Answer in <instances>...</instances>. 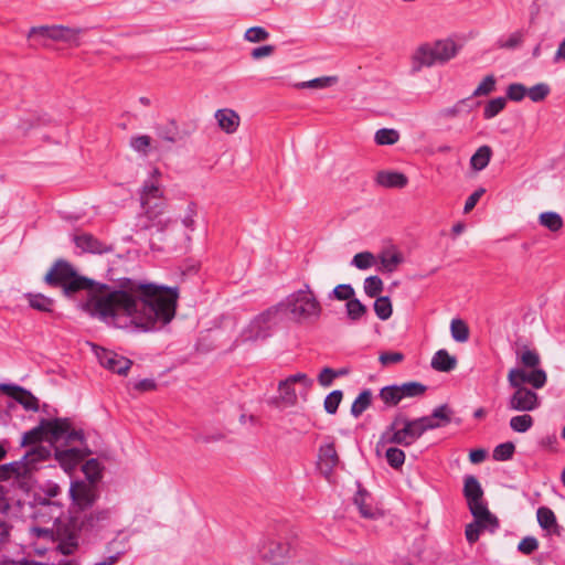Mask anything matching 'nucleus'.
Returning a JSON list of instances; mask_svg holds the SVG:
<instances>
[{
	"label": "nucleus",
	"mask_w": 565,
	"mask_h": 565,
	"mask_svg": "<svg viewBox=\"0 0 565 565\" xmlns=\"http://www.w3.org/2000/svg\"><path fill=\"white\" fill-rule=\"evenodd\" d=\"M527 95V88L521 83H512L507 88V100L521 102Z\"/></svg>",
	"instance_id": "nucleus-56"
},
{
	"label": "nucleus",
	"mask_w": 565,
	"mask_h": 565,
	"mask_svg": "<svg viewBox=\"0 0 565 565\" xmlns=\"http://www.w3.org/2000/svg\"><path fill=\"white\" fill-rule=\"evenodd\" d=\"M96 354L102 366L119 375H126L132 365L130 359L110 350L100 349Z\"/></svg>",
	"instance_id": "nucleus-16"
},
{
	"label": "nucleus",
	"mask_w": 565,
	"mask_h": 565,
	"mask_svg": "<svg viewBox=\"0 0 565 565\" xmlns=\"http://www.w3.org/2000/svg\"><path fill=\"white\" fill-rule=\"evenodd\" d=\"M51 456V446L36 445L28 450L19 460L22 461L26 479H30L35 471L41 469L43 463L46 462Z\"/></svg>",
	"instance_id": "nucleus-13"
},
{
	"label": "nucleus",
	"mask_w": 565,
	"mask_h": 565,
	"mask_svg": "<svg viewBox=\"0 0 565 565\" xmlns=\"http://www.w3.org/2000/svg\"><path fill=\"white\" fill-rule=\"evenodd\" d=\"M114 284L82 276L74 266L57 259L44 276V282L62 288L63 295L75 299L79 291L86 298L78 308L89 317L132 332H151L171 322L175 316L179 288L156 282L137 281L128 277L113 278Z\"/></svg>",
	"instance_id": "nucleus-1"
},
{
	"label": "nucleus",
	"mask_w": 565,
	"mask_h": 565,
	"mask_svg": "<svg viewBox=\"0 0 565 565\" xmlns=\"http://www.w3.org/2000/svg\"><path fill=\"white\" fill-rule=\"evenodd\" d=\"M381 269L386 273H393L404 262L403 255L395 249H385L379 255Z\"/></svg>",
	"instance_id": "nucleus-28"
},
{
	"label": "nucleus",
	"mask_w": 565,
	"mask_h": 565,
	"mask_svg": "<svg viewBox=\"0 0 565 565\" xmlns=\"http://www.w3.org/2000/svg\"><path fill=\"white\" fill-rule=\"evenodd\" d=\"M514 392L508 398V408L514 412H532L540 407L541 402L536 392L527 387H513Z\"/></svg>",
	"instance_id": "nucleus-12"
},
{
	"label": "nucleus",
	"mask_w": 565,
	"mask_h": 565,
	"mask_svg": "<svg viewBox=\"0 0 565 565\" xmlns=\"http://www.w3.org/2000/svg\"><path fill=\"white\" fill-rule=\"evenodd\" d=\"M343 398V392L341 390H334L330 392L323 402V408L326 413L334 415L338 412L339 405Z\"/></svg>",
	"instance_id": "nucleus-48"
},
{
	"label": "nucleus",
	"mask_w": 565,
	"mask_h": 565,
	"mask_svg": "<svg viewBox=\"0 0 565 565\" xmlns=\"http://www.w3.org/2000/svg\"><path fill=\"white\" fill-rule=\"evenodd\" d=\"M215 119L217 120L218 126L227 134L234 132L239 125L238 115L228 108L216 110Z\"/></svg>",
	"instance_id": "nucleus-25"
},
{
	"label": "nucleus",
	"mask_w": 565,
	"mask_h": 565,
	"mask_svg": "<svg viewBox=\"0 0 565 565\" xmlns=\"http://www.w3.org/2000/svg\"><path fill=\"white\" fill-rule=\"evenodd\" d=\"M285 317L302 322L310 319H319L321 316V305L312 292L310 285L305 284L297 291L291 292L285 299L278 302Z\"/></svg>",
	"instance_id": "nucleus-3"
},
{
	"label": "nucleus",
	"mask_w": 565,
	"mask_h": 565,
	"mask_svg": "<svg viewBox=\"0 0 565 565\" xmlns=\"http://www.w3.org/2000/svg\"><path fill=\"white\" fill-rule=\"evenodd\" d=\"M82 471L85 475L86 482H97L102 479V466L95 458L88 459L82 467Z\"/></svg>",
	"instance_id": "nucleus-36"
},
{
	"label": "nucleus",
	"mask_w": 565,
	"mask_h": 565,
	"mask_svg": "<svg viewBox=\"0 0 565 565\" xmlns=\"http://www.w3.org/2000/svg\"><path fill=\"white\" fill-rule=\"evenodd\" d=\"M521 362L525 367H536L540 364V355L534 350H525L521 354Z\"/></svg>",
	"instance_id": "nucleus-64"
},
{
	"label": "nucleus",
	"mask_w": 565,
	"mask_h": 565,
	"mask_svg": "<svg viewBox=\"0 0 565 565\" xmlns=\"http://www.w3.org/2000/svg\"><path fill=\"white\" fill-rule=\"evenodd\" d=\"M462 492L463 497L466 498L469 511L487 503L483 500V489L479 480L472 475L465 476Z\"/></svg>",
	"instance_id": "nucleus-18"
},
{
	"label": "nucleus",
	"mask_w": 565,
	"mask_h": 565,
	"mask_svg": "<svg viewBox=\"0 0 565 565\" xmlns=\"http://www.w3.org/2000/svg\"><path fill=\"white\" fill-rule=\"evenodd\" d=\"M278 390L280 392L281 399L292 406L297 403V394L292 384L287 381V379L282 380L278 384Z\"/></svg>",
	"instance_id": "nucleus-50"
},
{
	"label": "nucleus",
	"mask_w": 565,
	"mask_h": 565,
	"mask_svg": "<svg viewBox=\"0 0 565 565\" xmlns=\"http://www.w3.org/2000/svg\"><path fill=\"white\" fill-rule=\"evenodd\" d=\"M353 502L363 518L374 519L377 515L379 511L373 504L372 495L365 489L360 488L356 491Z\"/></svg>",
	"instance_id": "nucleus-22"
},
{
	"label": "nucleus",
	"mask_w": 565,
	"mask_h": 565,
	"mask_svg": "<svg viewBox=\"0 0 565 565\" xmlns=\"http://www.w3.org/2000/svg\"><path fill=\"white\" fill-rule=\"evenodd\" d=\"M195 216H196V204L194 202H190L186 206L185 214L181 220L183 226L190 231H194V228H195L194 217Z\"/></svg>",
	"instance_id": "nucleus-63"
},
{
	"label": "nucleus",
	"mask_w": 565,
	"mask_h": 565,
	"mask_svg": "<svg viewBox=\"0 0 565 565\" xmlns=\"http://www.w3.org/2000/svg\"><path fill=\"white\" fill-rule=\"evenodd\" d=\"M492 156V150L489 146L484 145L477 149L470 159L471 168L476 171H481L487 168Z\"/></svg>",
	"instance_id": "nucleus-32"
},
{
	"label": "nucleus",
	"mask_w": 565,
	"mask_h": 565,
	"mask_svg": "<svg viewBox=\"0 0 565 565\" xmlns=\"http://www.w3.org/2000/svg\"><path fill=\"white\" fill-rule=\"evenodd\" d=\"M529 372L522 369H511L508 374V382L511 387H525L524 383H527Z\"/></svg>",
	"instance_id": "nucleus-53"
},
{
	"label": "nucleus",
	"mask_w": 565,
	"mask_h": 565,
	"mask_svg": "<svg viewBox=\"0 0 565 565\" xmlns=\"http://www.w3.org/2000/svg\"><path fill=\"white\" fill-rule=\"evenodd\" d=\"M470 98H462L458 100L454 106L444 108L439 111V116L443 118H455L460 114H468L472 110L473 105L470 104Z\"/></svg>",
	"instance_id": "nucleus-33"
},
{
	"label": "nucleus",
	"mask_w": 565,
	"mask_h": 565,
	"mask_svg": "<svg viewBox=\"0 0 565 565\" xmlns=\"http://www.w3.org/2000/svg\"><path fill=\"white\" fill-rule=\"evenodd\" d=\"M524 33L523 31H515L512 34H510L507 39H499L498 40V46L501 49H509L513 50L521 45L523 42Z\"/></svg>",
	"instance_id": "nucleus-57"
},
{
	"label": "nucleus",
	"mask_w": 565,
	"mask_h": 565,
	"mask_svg": "<svg viewBox=\"0 0 565 565\" xmlns=\"http://www.w3.org/2000/svg\"><path fill=\"white\" fill-rule=\"evenodd\" d=\"M71 499L70 515L84 513L90 509L99 498L98 486L84 480H72L68 489Z\"/></svg>",
	"instance_id": "nucleus-9"
},
{
	"label": "nucleus",
	"mask_w": 565,
	"mask_h": 565,
	"mask_svg": "<svg viewBox=\"0 0 565 565\" xmlns=\"http://www.w3.org/2000/svg\"><path fill=\"white\" fill-rule=\"evenodd\" d=\"M374 140L380 146H391L399 140V132L393 128H381L375 132Z\"/></svg>",
	"instance_id": "nucleus-40"
},
{
	"label": "nucleus",
	"mask_w": 565,
	"mask_h": 565,
	"mask_svg": "<svg viewBox=\"0 0 565 565\" xmlns=\"http://www.w3.org/2000/svg\"><path fill=\"white\" fill-rule=\"evenodd\" d=\"M259 556L270 565H285L292 556L294 547L290 542L269 539L259 547Z\"/></svg>",
	"instance_id": "nucleus-11"
},
{
	"label": "nucleus",
	"mask_w": 565,
	"mask_h": 565,
	"mask_svg": "<svg viewBox=\"0 0 565 565\" xmlns=\"http://www.w3.org/2000/svg\"><path fill=\"white\" fill-rule=\"evenodd\" d=\"M534 424L533 417L527 414L516 415L510 419V427L516 433H526Z\"/></svg>",
	"instance_id": "nucleus-45"
},
{
	"label": "nucleus",
	"mask_w": 565,
	"mask_h": 565,
	"mask_svg": "<svg viewBox=\"0 0 565 565\" xmlns=\"http://www.w3.org/2000/svg\"><path fill=\"white\" fill-rule=\"evenodd\" d=\"M345 310L348 318L353 322L361 320L367 313L366 306L355 297L353 299H349L345 303Z\"/></svg>",
	"instance_id": "nucleus-38"
},
{
	"label": "nucleus",
	"mask_w": 565,
	"mask_h": 565,
	"mask_svg": "<svg viewBox=\"0 0 565 565\" xmlns=\"http://www.w3.org/2000/svg\"><path fill=\"white\" fill-rule=\"evenodd\" d=\"M337 78L333 76L317 77L307 82H301L296 86L298 88H324L335 83Z\"/></svg>",
	"instance_id": "nucleus-54"
},
{
	"label": "nucleus",
	"mask_w": 565,
	"mask_h": 565,
	"mask_svg": "<svg viewBox=\"0 0 565 565\" xmlns=\"http://www.w3.org/2000/svg\"><path fill=\"white\" fill-rule=\"evenodd\" d=\"M355 296L354 288L351 284H340L335 286L328 295L329 299L345 300L353 299Z\"/></svg>",
	"instance_id": "nucleus-46"
},
{
	"label": "nucleus",
	"mask_w": 565,
	"mask_h": 565,
	"mask_svg": "<svg viewBox=\"0 0 565 565\" xmlns=\"http://www.w3.org/2000/svg\"><path fill=\"white\" fill-rule=\"evenodd\" d=\"M75 515H70L68 520L56 526L54 532L56 551L63 555H71L77 551L79 545V537L86 534L84 527L78 524Z\"/></svg>",
	"instance_id": "nucleus-10"
},
{
	"label": "nucleus",
	"mask_w": 565,
	"mask_h": 565,
	"mask_svg": "<svg viewBox=\"0 0 565 565\" xmlns=\"http://www.w3.org/2000/svg\"><path fill=\"white\" fill-rule=\"evenodd\" d=\"M375 181L381 186L396 189H403L408 183L407 177L397 171H380L376 174Z\"/></svg>",
	"instance_id": "nucleus-23"
},
{
	"label": "nucleus",
	"mask_w": 565,
	"mask_h": 565,
	"mask_svg": "<svg viewBox=\"0 0 565 565\" xmlns=\"http://www.w3.org/2000/svg\"><path fill=\"white\" fill-rule=\"evenodd\" d=\"M54 449V458L58 466L65 471H73L86 457L90 455L85 435L81 439L66 443L61 439L57 444L50 445Z\"/></svg>",
	"instance_id": "nucleus-7"
},
{
	"label": "nucleus",
	"mask_w": 565,
	"mask_h": 565,
	"mask_svg": "<svg viewBox=\"0 0 565 565\" xmlns=\"http://www.w3.org/2000/svg\"><path fill=\"white\" fill-rule=\"evenodd\" d=\"M24 297L28 299L29 306L40 312H53L55 300L43 294L26 292Z\"/></svg>",
	"instance_id": "nucleus-27"
},
{
	"label": "nucleus",
	"mask_w": 565,
	"mask_h": 565,
	"mask_svg": "<svg viewBox=\"0 0 565 565\" xmlns=\"http://www.w3.org/2000/svg\"><path fill=\"white\" fill-rule=\"evenodd\" d=\"M385 458L390 467L393 469H399L405 462V452L397 447H388L385 451Z\"/></svg>",
	"instance_id": "nucleus-47"
},
{
	"label": "nucleus",
	"mask_w": 565,
	"mask_h": 565,
	"mask_svg": "<svg viewBox=\"0 0 565 565\" xmlns=\"http://www.w3.org/2000/svg\"><path fill=\"white\" fill-rule=\"evenodd\" d=\"M79 28L61 24L32 26L26 36L32 46H49L52 41L78 45Z\"/></svg>",
	"instance_id": "nucleus-6"
},
{
	"label": "nucleus",
	"mask_w": 565,
	"mask_h": 565,
	"mask_svg": "<svg viewBox=\"0 0 565 565\" xmlns=\"http://www.w3.org/2000/svg\"><path fill=\"white\" fill-rule=\"evenodd\" d=\"M450 333L456 342H466L469 338V328L461 319H452L450 323Z\"/></svg>",
	"instance_id": "nucleus-43"
},
{
	"label": "nucleus",
	"mask_w": 565,
	"mask_h": 565,
	"mask_svg": "<svg viewBox=\"0 0 565 565\" xmlns=\"http://www.w3.org/2000/svg\"><path fill=\"white\" fill-rule=\"evenodd\" d=\"M507 106L505 97H495L490 99L483 108V118L489 120L498 116Z\"/></svg>",
	"instance_id": "nucleus-39"
},
{
	"label": "nucleus",
	"mask_w": 565,
	"mask_h": 565,
	"mask_svg": "<svg viewBox=\"0 0 565 565\" xmlns=\"http://www.w3.org/2000/svg\"><path fill=\"white\" fill-rule=\"evenodd\" d=\"M539 224L551 232H558L563 227L564 221L559 213L546 211L539 215Z\"/></svg>",
	"instance_id": "nucleus-30"
},
{
	"label": "nucleus",
	"mask_w": 565,
	"mask_h": 565,
	"mask_svg": "<svg viewBox=\"0 0 565 565\" xmlns=\"http://www.w3.org/2000/svg\"><path fill=\"white\" fill-rule=\"evenodd\" d=\"M431 413L433 417H435L443 424V427L451 422L452 411L450 409L448 404H441L437 406L436 408L433 409Z\"/></svg>",
	"instance_id": "nucleus-61"
},
{
	"label": "nucleus",
	"mask_w": 565,
	"mask_h": 565,
	"mask_svg": "<svg viewBox=\"0 0 565 565\" xmlns=\"http://www.w3.org/2000/svg\"><path fill=\"white\" fill-rule=\"evenodd\" d=\"M398 390L403 398L418 397L426 392L427 386L419 382L412 381L398 385Z\"/></svg>",
	"instance_id": "nucleus-42"
},
{
	"label": "nucleus",
	"mask_w": 565,
	"mask_h": 565,
	"mask_svg": "<svg viewBox=\"0 0 565 565\" xmlns=\"http://www.w3.org/2000/svg\"><path fill=\"white\" fill-rule=\"evenodd\" d=\"M78 524L84 527L85 533H92L99 529V526L110 519V509H100L93 512L75 513Z\"/></svg>",
	"instance_id": "nucleus-19"
},
{
	"label": "nucleus",
	"mask_w": 565,
	"mask_h": 565,
	"mask_svg": "<svg viewBox=\"0 0 565 565\" xmlns=\"http://www.w3.org/2000/svg\"><path fill=\"white\" fill-rule=\"evenodd\" d=\"M0 391L19 403L25 411L38 412L39 399L26 388L14 383H0Z\"/></svg>",
	"instance_id": "nucleus-14"
},
{
	"label": "nucleus",
	"mask_w": 565,
	"mask_h": 565,
	"mask_svg": "<svg viewBox=\"0 0 565 565\" xmlns=\"http://www.w3.org/2000/svg\"><path fill=\"white\" fill-rule=\"evenodd\" d=\"M260 323L267 326L271 331L280 321H282L286 317L282 313V310L279 303L270 306L266 310L262 311L255 317Z\"/></svg>",
	"instance_id": "nucleus-26"
},
{
	"label": "nucleus",
	"mask_w": 565,
	"mask_h": 565,
	"mask_svg": "<svg viewBox=\"0 0 565 565\" xmlns=\"http://www.w3.org/2000/svg\"><path fill=\"white\" fill-rule=\"evenodd\" d=\"M536 518L540 526L543 530H552L556 533L558 524L556 521L555 513L547 507H540L536 511Z\"/></svg>",
	"instance_id": "nucleus-35"
},
{
	"label": "nucleus",
	"mask_w": 565,
	"mask_h": 565,
	"mask_svg": "<svg viewBox=\"0 0 565 565\" xmlns=\"http://www.w3.org/2000/svg\"><path fill=\"white\" fill-rule=\"evenodd\" d=\"M515 452V446L512 441H505L494 447L492 457L497 461H508Z\"/></svg>",
	"instance_id": "nucleus-44"
},
{
	"label": "nucleus",
	"mask_w": 565,
	"mask_h": 565,
	"mask_svg": "<svg viewBox=\"0 0 565 565\" xmlns=\"http://www.w3.org/2000/svg\"><path fill=\"white\" fill-rule=\"evenodd\" d=\"M157 136L163 141L174 143L179 140L180 130L175 120H169L156 126Z\"/></svg>",
	"instance_id": "nucleus-29"
},
{
	"label": "nucleus",
	"mask_w": 565,
	"mask_h": 565,
	"mask_svg": "<svg viewBox=\"0 0 565 565\" xmlns=\"http://www.w3.org/2000/svg\"><path fill=\"white\" fill-rule=\"evenodd\" d=\"M550 93H551V88L545 83H539V84H535L534 86L527 88V96L534 103L544 100L548 96Z\"/></svg>",
	"instance_id": "nucleus-52"
},
{
	"label": "nucleus",
	"mask_w": 565,
	"mask_h": 565,
	"mask_svg": "<svg viewBox=\"0 0 565 565\" xmlns=\"http://www.w3.org/2000/svg\"><path fill=\"white\" fill-rule=\"evenodd\" d=\"M158 168H153L150 177L143 181L140 190V204L149 218L159 216L164 207L162 201L163 192L154 178L160 177Z\"/></svg>",
	"instance_id": "nucleus-8"
},
{
	"label": "nucleus",
	"mask_w": 565,
	"mask_h": 565,
	"mask_svg": "<svg viewBox=\"0 0 565 565\" xmlns=\"http://www.w3.org/2000/svg\"><path fill=\"white\" fill-rule=\"evenodd\" d=\"M546 372L542 369H534L529 372L527 384H531L533 388H542L546 384Z\"/></svg>",
	"instance_id": "nucleus-60"
},
{
	"label": "nucleus",
	"mask_w": 565,
	"mask_h": 565,
	"mask_svg": "<svg viewBox=\"0 0 565 565\" xmlns=\"http://www.w3.org/2000/svg\"><path fill=\"white\" fill-rule=\"evenodd\" d=\"M374 263V256L370 252H361L353 256L351 265L358 269H369Z\"/></svg>",
	"instance_id": "nucleus-55"
},
{
	"label": "nucleus",
	"mask_w": 565,
	"mask_h": 565,
	"mask_svg": "<svg viewBox=\"0 0 565 565\" xmlns=\"http://www.w3.org/2000/svg\"><path fill=\"white\" fill-rule=\"evenodd\" d=\"M460 50L451 39L438 40L433 44L420 45L413 55V70L430 67L435 64H444L455 57Z\"/></svg>",
	"instance_id": "nucleus-4"
},
{
	"label": "nucleus",
	"mask_w": 565,
	"mask_h": 565,
	"mask_svg": "<svg viewBox=\"0 0 565 565\" xmlns=\"http://www.w3.org/2000/svg\"><path fill=\"white\" fill-rule=\"evenodd\" d=\"M151 138L147 135H140L131 137L130 147L142 154H147L149 151Z\"/></svg>",
	"instance_id": "nucleus-59"
},
{
	"label": "nucleus",
	"mask_w": 565,
	"mask_h": 565,
	"mask_svg": "<svg viewBox=\"0 0 565 565\" xmlns=\"http://www.w3.org/2000/svg\"><path fill=\"white\" fill-rule=\"evenodd\" d=\"M0 473L2 480L4 481L11 479L12 477L15 479H26L22 461L19 460L0 465Z\"/></svg>",
	"instance_id": "nucleus-34"
},
{
	"label": "nucleus",
	"mask_w": 565,
	"mask_h": 565,
	"mask_svg": "<svg viewBox=\"0 0 565 565\" xmlns=\"http://www.w3.org/2000/svg\"><path fill=\"white\" fill-rule=\"evenodd\" d=\"M372 403V392L370 388H365L356 396L351 405V415L354 418H359Z\"/></svg>",
	"instance_id": "nucleus-31"
},
{
	"label": "nucleus",
	"mask_w": 565,
	"mask_h": 565,
	"mask_svg": "<svg viewBox=\"0 0 565 565\" xmlns=\"http://www.w3.org/2000/svg\"><path fill=\"white\" fill-rule=\"evenodd\" d=\"M363 289L366 296L374 298L383 290V280L379 276H369L364 279Z\"/></svg>",
	"instance_id": "nucleus-49"
},
{
	"label": "nucleus",
	"mask_w": 565,
	"mask_h": 565,
	"mask_svg": "<svg viewBox=\"0 0 565 565\" xmlns=\"http://www.w3.org/2000/svg\"><path fill=\"white\" fill-rule=\"evenodd\" d=\"M75 246L81 249L82 253H90V254H106L113 252V246L108 245L93 234L89 233H79L74 234L72 237Z\"/></svg>",
	"instance_id": "nucleus-17"
},
{
	"label": "nucleus",
	"mask_w": 565,
	"mask_h": 565,
	"mask_svg": "<svg viewBox=\"0 0 565 565\" xmlns=\"http://www.w3.org/2000/svg\"><path fill=\"white\" fill-rule=\"evenodd\" d=\"M380 398L388 406H395L403 399L397 384L381 388Z\"/></svg>",
	"instance_id": "nucleus-41"
},
{
	"label": "nucleus",
	"mask_w": 565,
	"mask_h": 565,
	"mask_svg": "<svg viewBox=\"0 0 565 565\" xmlns=\"http://www.w3.org/2000/svg\"><path fill=\"white\" fill-rule=\"evenodd\" d=\"M374 312L380 320H388L393 313L392 302L388 296H380L375 299Z\"/></svg>",
	"instance_id": "nucleus-37"
},
{
	"label": "nucleus",
	"mask_w": 565,
	"mask_h": 565,
	"mask_svg": "<svg viewBox=\"0 0 565 565\" xmlns=\"http://www.w3.org/2000/svg\"><path fill=\"white\" fill-rule=\"evenodd\" d=\"M497 79L494 75H487L473 90L471 97L487 96L495 89Z\"/></svg>",
	"instance_id": "nucleus-51"
},
{
	"label": "nucleus",
	"mask_w": 565,
	"mask_h": 565,
	"mask_svg": "<svg viewBox=\"0 0 565 565\" xmlns=\"http://www.w3.org/2000/svg\"><path fill=\"white\" fill-rule=\"evenodd\" d=\"M430 365L438 372H450L456 369L457 359L450 355L447 350L440 349L434 354Z\"/></svg>",
	"instance_id": "nucleus-24"
},
{
	"label": "nucleus",
	"mask_w": 565,
	"mask_h": 565,
	"mask_svg": "<svg viewBox=\"0 0 565 565\" xmlns=\"http://www.w3.org/2000/svg\"><path fill=\"white\" fill-rule=\"evenodd\" d=\"M43 435H49L50 445L57 444L61 439H65L70 443L74 439H81L83 437L82 429L72 428L70 418H42L36 427L25 431L22 435L20 446L26 447L42 440Z\"/></svg>",
	"instance_id": "nucleus-2"
},
{
	"label": "nucleus",
	"mask_w": 565,
	"mask_h": 565,
	"mask_svg": "<svg viewBox=\"0 0 565 565\" xmlns=\"http://www.w3.org/2000/svg\"><path fill=\"white\" fill-rule=\"evenodd\" d=\"M340 462L334 441L328 437V441L320 445L318 450V469L321 475L329 478Z\"/></svg>",
	"instance_id": "nucleus-15"
},
{
	"label": "nucleus",
	"mask_w": 565,
	"mask_h": 565,
	"mask_svg": "<svg viewBox=\"0 0 565 565\" xmlns=\"http://www.w3.org/2000/svg\"><path fill=\"white\" fill-rule=\"evenodd\" d=\"M423 435L424 431L417 418L411 419L405 414L398 413L381 435V441L408 447Z\"/></svg>",
	"instance_id": "nucleus-5"
},
{
	"label": "nucleus",
	"mask_w": 565,
	"mask_h": 565,
	"mask_svg": "<svg viewBox=\"0 0 565 565\" xmlns=\"http://www.w3.org/2000/svg\"><path fill=\"white\" fill-rule=\"evenodd\" d=\"M271 334L273 331L267 326L254 318L248 326L243 329L239 339L243 343L257 342L268 339Z\"/></svg>",
	"instance_id": "nucleus-20"
},
{
	"label": "nucleus",
	"mask_w": 565,
	"mask_h": 565,
	"mask_svg": "<svg viewBox=\"0 0 565 565\" xmlns=\"http://www.w3.org/2000/svg\"><path fill=\"white\" fill-rule=\"evenodd\" d=\"M269 38V32L263 26L248 28L244 34V39L252 43L265 41Z\"/></svg>",
	"instance_id": "nucleus-58"
},
{
	"label": "nucleus",
	"mask_w": 565,
	"mask_h": 565,
	"mask_svg": "<svg viewBox=\"0 0 565 565\" xmlns=\"http://www.w3.org/2000/svg\"><path fill=\"white\" fill-rule=\"evenodd\" d=\"M537 548L539 541L534 536L523 537L518 545V551L524 555H530Z\"/></svg>",
	"instance_id": "nucleus-62"
},
{
	"label": "nucleus",
	"mask_w": 565,
	"mask_h": 565,
	"mask_svg": "<svg viewBox=\"0 0 565 565\" xmlns=\"http://www.w3.org/2000/svg\"><path fill=\"white\" fill-rule=\"evenodd\" d=\"M475 521L479 524L481 530H487L490 533H495L499 527V519L489 511L488 504H483L470 511Z\"/></svg>",
	"instance_id": "nucleus-21"
}]
</instances>
